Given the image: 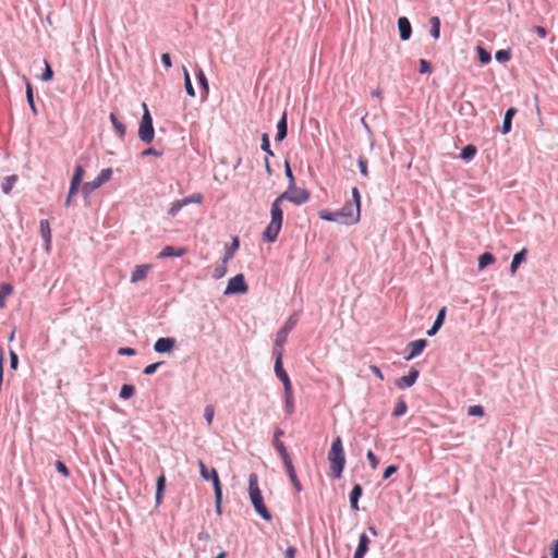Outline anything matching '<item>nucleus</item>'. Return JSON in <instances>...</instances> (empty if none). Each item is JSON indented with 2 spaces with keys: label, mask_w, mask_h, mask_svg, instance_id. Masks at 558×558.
Returning a JSON list of instances; mask_svg holds the SVG:
<instances>
[{
  "label": "nucleus",
  "mask_w": 558,
  "mask_h": 558,
  "mask_svg": "<svg viewBox=\"0 0 558 558\" xmlns=\"http://www.w3.org/2000/svg\"><path fill=\"white\" fill-rule=\"evenodd\" d=\"M283 201L276 197L270 207V222L263 232V240L267 243H275L283 223V209L281 207Z\"/></svg>",
  "instance_id": "obj_1"
},
{
  "label": "nucleus",
  "mask_w": 558,
  "mask_h": 558,
  "mask_svg": "<svg viewBox=\"0 0 558 558\" xmlns=\"http://www.w3.org/2000/svg\"><path fill=\"white\" fill-rule=\"evenodd\" d=\"M328 460L332 478H340L345 466V453L340 436L333 438L328 452Z\"/></svg>",
  "instance_id": "obj_2"
},
{
  "label": "nucleus",
  "mask_w": 558,
  "mask_h": 558,
  "mask_svg": "<svg viewBox=\"0 0 558 558\" xmlns=\"http://www.w3.org/2000/svg\"><path fill=\"white\" fill-rule=\"evenodd\" d=\"M143 109L144 112L138 124L137 136L143 143L150 144L155 138L153 117L145 102L143 104Z\"/></svg>",
  "instance_id": "obj_3"
},
{
  "label": "nucleus",
  "mask_w": 558,
  "mask_h": 558,
  "mask_svg": "<svg viewBox=\"0 0 558 558\" xmlns=\"http://www.w3.org/2000/svg\"><path fill=\"white\" fill-rule=\"evenodd\" d=\"M279 197L280 201H288L296 206H301L310 201L311 193L306 189L294 185V189L286 190Z\"/></svg>",
  "instance_id": "obj_4"
},
{
  "label": "nucleus",
  "mask_w": 558,
  "mask_h": 558,
  "mask_svg": "<svg viewBox=\"0 0 558 558\" xmlns=\"http://www.w3.org/2000/svg\"><path fill=\"white\" fill-rule=\"evenodd\" d=\"M248 291V286L243 274H238L229 279L223 291L225 295H241Z\"/></svg>",
  "instance_id": "obj_5"
},
{
  "label": "nucleus",
  "mask_w": 558,
  "mask_h": 558,
  "mask_svg": "<svg viewBox=\"0 0 558 558\" xmlns=\"http://www.w3.org/2000/svg\"><path fill=\"white\" fill-rule=\"evenodd\" d=\"M298 314L293 313L288 317L284 324L280 327V329L276 333L275 345L282 347L287 342L288 335L298 324Z\"/></svg>",
  "instance_id": "obj_6"
},
{
  "label": "nucleus",
  "mask_w": 558,
  "mask_h": 558,
  "mask_svg": "<svg viewBox=\"0 0 558 558\" xmlns=\"http://www.w3.org/2000/svg\"><path fill=\"white\" fill-rule=\"evenodd\" d=\"M343 225H354L360 220L361 210H357L354 203L345 202L339 209Z\"/></svg>",
  "instance_id": "obj_7"
},
{
  "label": "nucleus",
  "mask_w": 558,
  "mask_h": 558,
  "mask_svg": "<svg viewBox=\"0 0 558 558\" xmlns=\"http://www.w3.org/2000/svg\"><path fill=\"white\" fill-rule=\"evenodd\" d=\"M199 474L204 481H210L213 483L214 492L221 490L222 485L216 469L210 470L206 466L203 460H198Z\"/></svg>",
  "instance_id": "obj_8"
},
{
  "label": "nucleus",
  "mask_w": 558,
  "mask_h": 558,
  "mask_svg": "<svg viewBox=\"0 0 558 558\" xmlns=\"http://www.w3.org/2000/svg\"><path fill=\"white\" fill-rule=\"evenodd\" d=\"M274 355H275L274 369H275V374H276L277 378L282 383L283 388L291 387L292 385H291L290 377L283 368L282 352L280 350L275 349Z\"/></svg>",
  "instance_id": "obj_9"
},
{
  "label": "nucleus",
  "mask_w": 558,
  "mask_h": 558,
  "mask_svg": "<svg viewBox=\"0 0 558 558\" xmlns=\"http://www.w3.org/2000/svg\"><path fill=\"white\" fill-rule=\"evenodd\" d=\"M427 344V340L423 338L409 342L407 345V352L403 356L404 361L409 362L418 356L425 350Z\"/></svg>",
  "instance_id": "obj_10"
},
{
  "label": "nucleus",
  "mask_w": 558,
  "mask_h": 558,
  "mask_svg": "<svg viewBox=\"0 0 558 558\" xmlns=\"http://www.w3.org/2000/svg\"><path fill=\"white\" fill-rule=\"evenodd\" d=\"M248 497L252 506L264 500L258 486V476L256 473H251L248 475Z\"/></svg>",
  "instance_id": "obj_11"
},
{
  "label": "nucleus",
  "mask_w": 558,
  "mask_h": 558,
  "mask_svg": "<svg viewBox=\"0 0 558 558\" xmlns=\"http://www.w3.org/2000/svg\"><path fill=\"white\" fill-rule=\"evenodd\" d=\"M177 345L173 337H160L154 343V351L158 354L171 353Z\"/></svg>",
  "instance_id": "obj_12"
},
{
  "label": "nucleus",
  "mask_w": 558,
  "mask_h": 558,
  "mask_svg": "<svg viewBox=\"0 0 558 558\" xmlns=\"http://www.w3.org/2000/svg\"><path fill=\"white\" fill-rule=\"evenodd\" d=\"M420 376V371L415 367H411L409 373L396 380V386L400 390L412 387Z\"/></svg>",
  "instance_id": "obj_13"
},
{
  "label": "nucleus",
  "mask_w": 558,
  "mask_h": 558,
  "mask_svg": "<svg viewBox=\"0 0 558 558\" xmlns=\"http://www.w3.org/2000/svg\"><path fill=\"white\" fill-rule=\"evenodd\" d=\"M398 31L402 41H407L412 36V25L407 16H400L398 19Z\"/></svg>",
  "instance_id": "obj_14"
},
{
  "label": "nucleus",
  "mask_w": 558,
  "mask_h": 558,
  "mask_svg": "<svg viewBox=\"0 0 558 558\" xmlns=\"http://www.w3.org/2000/svg\"><path fill=\"white\" fill-rule=\"evenodd\" d=\"M446 314H447L446 306H442L441 308H439L432 327L429 329H427V331H426V335L428 337H434L439 331V329L442 327V325L445 323Z\"/></svg>",
  "instance_id": "obj_15"
},
{
  "label": "nucleus",
  "mask_w": 558,
  "mask_h": 558,
  "mask_svg": "<svg viewBox=\"0 0 558 558\" xmlns=\"http://www.w3.org/2000/svg\"><path fill=\"white\" fill-rule=\"evenodd\" d=\"M518 110L514 107H509L504 114L502 125L500 128V133L502 135H507L512 130V120L517 114Z\"/></svg>",
  "instance_id": "obj_16"
},
{
  "label": "nucleus",
  "mask_w": 558,
  "mask_h": 558,
  "mask_svg": "<svg viewBox=\"0 0 558 558\" xmlns=\"http://www.w3.org/2000/svg\"><path fill=\"white\" fill-rule=\"evenodd\" d=\"M187 248L184 246H165L160 253L158 254V258H167V257H182L186 254Z\"/></svg>",
  "instance_id": "obj_17"
},
{
  "label": "nucleus",
  "mask_w": 558,
  "mask_h": 558,
  "mask_svg": "<svg viewBox=\"0 0 558 558\" xmlns=\"http://www.w3.org/2000/svg\"><path fill=\"white\" fill-rule=\"evenodd\" d=\"M166 486H167V478H166V475L163 473H161L156 478L155 508H158L161 505L163 494L166 490Z\"/></svg>",
  "instance_id": "obj_18"
},
{
  "label": "nucleus",
  "mask_w": 558,
  "mask_h": 558,
  "mask_svg": "<svg viewBox=\"0 0 558 558\" xmlns=\"http://www.w3.org/2000/svg\"><path fill=\"white\" fill-rule=\"evenodd\" d=\"M277 134L275 136V141L277 143L282 142L288 135V114L287 111H283L281 118L277 123Z\"/></svg>",
  "instance_id": "obj_19"
},
{
  "label": "nucleus",
  "mask_w": 558,
  "mask_h": 558,
  "mask_svg": "<svg viewBox=\"0 0 558 558\" xmlns=\"http://www.w3.org/2000/svg\"><path fill=\"white\" fill-rule=\"evenodd\" d=\"M39 232L45 242V248L48 252L51 246V229H50V223L47 219L40 220Z\"/></svg>",
  "instance_id": "obj_20"
},
{
  "label": "nucleus",
  "mask_w": 558,
  "mask_h": 558,
  "mask_svg": "<svg viewBox=\"0 0 558 558\" xmlns=\"http://www.w3.org/2000/svg\"><path fill=\"white\" fill-rule=\"evenodd\" d=\"M24 81H25L26 101H27V104L29 106V109L32 110V113L34 116H38V109H37V106L35 104V99H34L33 85L31 84V82L28 81V78L26 76H24Z\"/></svg>",
  "instance_id": "obj_21"
},
{
  "label": "nucleus",
  "mask_w": 558,
  "mask_h": 558,
  "mask_svg": "<svg viewBox=\"0 0 558 558\" xmlns=\"http://www.w3.org/2000/svg\"><path fill=\"white\" fill-rule=\"evenodd\" d=\"M363 495V487L361 484H354L350 494H349V501L350 507L352 510H359V500Z\"/></svg>",
  "instance_id": "obj_22"
},
{
  "label": "nucleus",
  "mask_w": 558,
  "mask_h": 558,
  "mask_svg": "<svg viewBox=\"0 0 558 558\" xmlns=\"http://www.w3.org/2000/svg\"><path fill=\"white\" fill-rule=\"evenodd\" d=\"M526 256H527V248H525V247H523L522 250H520L519 252H517L513 255L512 260L510 263V272L512 275H514L517 272L518 268L520 267V265L526 260Z\"/></svg>",
  "instance_id": "obj_23"
},
{
  "label": "nucleus",
  "mask_w": 558,
  "mask_h": 558,
  "mask_svg": "<svg viewBox=\"0 0 558 558\" xmlns=\"http://www.w3.org/2000/svg\"><path fill=\"white\" fill-rule=\"evenodd\" d=\"M283 390H284V411L287 414L291 415L295 411L292 386L283 388Z\"/></svg>",
  "instance_id": "obj_24"
},
{
  "label": "nucleus",
  "mask_w": 558,
  "mask_h": 558,
  "mask_svg": "<svg viewBox=\"0 0 558 558\" xmlns=\"http://www.w3.org/2000/svg\"><path fill=\"white\" fill-rule=\"evenodd\" d=\"M150 268V265L143 264L137 265L131 274V282H138L144 280L147 276V272Z\"/></svg>",
  "instance_id": "obj_25"
},
{
  "label": "nucleus",
  "mask_w": 558,
  "mask_h": 558,
  "mask_svg": "<svg viewBox=\"0 0 558 558\" xmlns=\"http://www.w3.org/2000/svg\"><path fill=\"white\" fill-rule=\"evenodd\" d=\"M477 154V147L474 144H468L462 147L459 158L465 162H470Z\"/></svg>",
  "instance_id": "obj_26"
},
{
  "label": "nucleus",
  "mask_w": 558,
  "mask_h": 558,
  "mask_svg": "<svg viewBox=\"0 0 558 558\" xmlns=\"http://www.w3.org/2000/svg\"><path fill=\"white\" fill-rule=\"evenodd\" d=\"M240 247V240L238 236L232 238V242L226 246L225 254H223V263H228L230 259L233 258L235 252Z\"/></svg>",
  "instance_id": "obj_27"
},
{
  "label": "nucleus",
  "mask_w": 558,
  "mask_h": 558,
  "mask_svg": "<svg viewBox=\"0 0 558 558\" xmlns=\"http://www.w3.org/2000/svg\"><path fill=\"white\" fill-rule=\"evenodd\" d=\"M369 543V537L365 533H362L359 537V544L354 554L365 557L368 551Z\"/></svg>",
  "instance_id": "obj_28"
},
{
  "label": "nucleus",
  "mask_w": 558,
  "mask_h": 558,
  "mask_svg": "<svg viewBox=\"0 0 558 558\" xmlns=\"http://www.w3.org/2000/svg\"><path fill=\"white\" fill-rule=\"evenodd\" d=\"M496 262V257L490 252L482 253L477 258V267L478 270L485 269L487 266L494 264Z\"/></svg>",
  "instance_id": "obj_29"
},
{
  "label": "nucleus",
  "mask_w": 558,
  "mask_h": 558,
  "mask_svg": "<svg viewBox=\"0 0 558 558\" xmlns=\"http://www.w3.org/2000/svg\"><path fill=\"white\" fill-rule=\"evenodd\" d=\"M319 218L325 221L342 223V218L339 210L330 211L327 209L320 210L318 214Z\"/></svg>",
  "instance_id": "obj_30"
},
{
  "label": "nucleus",
  "mask_w": 558,
  "mask_h": 558,
  "mask_svg": "<svg viewBox=\"0 0 558 558\" xmlns=\"http://www.w3.org/2000/svg\"><path fill=\"white\" fill-rule=\"evenodd\" d=\"M110 122L120 138H123L126 134L125 125L118 119L116 113L111 112L109 116Z\"/></svg>",
  "instance_id": "obj_31"
},
{
  "label": "nucleus",
  "mask_w": 558,
  "mask_h": 558,
  "mask_svg": "<svg viewBox=\"0 0 558 558\" xmlns=\"http://www.w3.org/2000/svg\"><path fill=\"white\" fill-rule=\"evenodd\" d=\"M197 83L201 87L202 94L207 97L209 93V83L208 80L202 69H198L195 73Z\"/></svg>",
  "instance_id": "obj_32"
},
{
  "label": "nucleus",
  "mask_w": 558,
  "mask_h": 558,
  "mask_svg": "<svg viewBox=\"0 0 558 558\" xmlns=\"http://www.w3.org/2000/svg\"><path fill=\"white\" fill-rule=\"evenodd\" d=\"M253 508L256 511V513L258 515H260V518H263L265 521H268V522L271 521L272 514L266 507L264 500L253 505Z\"/></svg>",
  "instance_id": "obj_33"
},
{
  "label": "nucleus",
  "mask_w": 558,
  "mask_h": 558,
  "mask_svg": "<svg viewBox=\"0 0 558 558\" xmlns=\"http://www.w3.org/2000/svg\"><path fill=\"white\" fill-rule=\"evenodd\" d=\"M17 180L19 177L16 174L7 175L1 183L2 192L4 194H10Z\"/></svg>",
  "instance_id": "obj_34"
},
{
  "label": "nucleus",
  "mask_w": 558,
  "mask_h": 558,
  "mask_svg": "<svg viewBox=\"0 0 558 558\" xmlns=\"http://www.w3.org/2000/svg\"><path fill=\"white\" fill-rule=\"evenodd\" d=\"M102 184L95 178L93 181L83 183L82 193L84 197H88L94 191L99 189Z\"/></svg>",
  "instance_id": "obj_35"
},
{
  "label": "nucleus",
  "mask_w": 558,
  "mask_h": 558,
  "mask_svg": "<svg viewBox=\"0 0 558 558\" xmlns=\"http://www.w3.org/2000/svg\"><path fill=\"white\" fill-rule=\"evenodd\" d=\"M260 149L266 154V157H274L275 154L270 147V138L268 133L260 135Z\"/></svg>",
  "instance_id": "obj_36"
},
{
  "label": "nucleus",
  "mask_w": 558,
  "mask_h": 558,
  "mask_svg": "<svg viewBox=\"0 0 558 558\" xmlns=\"http://www.w3.org/2000/svg\"><path fill=\"white\" fill-rule=\"evenodd\" d=\"M430 29L429 34L434 39H438L440 37V19L438 16H432L429 20Z\"/></svg>",
  "instance_id": "obj_37"
},
{
  "label": "nucleus",
  "mask_w": 558,
  "mask_h": 558,
  "mask_svg": "<svg viewBox=\"0 0 558 558\" xmlns=\"http://www.w3.org/2000/svg\"><path fill=\"white\" fill-rule=\"evenodd\" d=\"M13 292V287L10 283L0 284V308L5 306V299Z\"/></svg>",
  "instance_id": "obj_38"
},
{
  "label": "nucleus",
  "mask_w": 558,
  "mask_h": 558,
  "mask_svg": "<svg viewBox=\"0 0 558 558\" xmlns=\"http://www.w3.org/2000/svg\"><path fill=\"white\" fill-rule=\"evenodd\" d=\"M184 76V89L190 97H195V89L192 84L190 73L185 66L182 68Z\"/></svg>",
  "instance_id": "obj_39"
},
{
  "label": "nucleus",
  "mask_w": 558,
  "mask_h": 558,
  "mask_svg": "<svg viewBox=\"0 0 558 558\" xmlns=\"http://www.w3.org/2000/svg\"><path fill=\"white\" fill-rule=\"evenodd\" d=\"M135 393V386L131 384H123L120 388L119 397L123 400L131 399Z\"/></svg>",
  "instance_id": "obj_40"
},
{
  "label": "nucleus",
  "mask_w": 558,
  "mask_h": 558,
  "mask_svg": "<svg viewBox=\"0 0 558 558\" xmlns=\"http://www.w3.org/2000/svg\"><path fill=\"white\" fill-rule=\"evenodd\" d=\"M407 411H408L407 402L404 401L403 398H399V400L396 403V407L392 411V416L400 417V416L404 415L407 413Z\"/></svg>",
  "instance_id": "obj_41"
},
{
  "label": "nucleus",
  "mask_w": 558,
  "mask_h": 558,
  "mask_svg": "<svg viewBox=\"0 0 558 558\" xmlns=\"http://www.w3.org/2000/svg\"><path fill=\"white\" fill-rule=\"evenodd\" d=\"M284 174L289 181V184H288V189L287 190H292L294 189V185H295V177L293 174V171L291 169V166H290V162L288 160L284 161Z\"/></svg>",
  "instance_id": "obj_42"
},
{
  "label": "nucleus",
  "mask_w": 558,
  "mask_h": 558,
  "mask_svg": "<svg viewBox=\"0 0 558 558\" xmlns=\"http://www.w3.org/2000/svg\"><path fill=\"white\" fill-rule=\"evenodd\" d=\"M44 64H45V68L40 75V80L43 82H49L53 78L54 72H53L50 63L47 60H44Z\"/></svg>",
  "instance_id": "obj_43"
},
{
  "label": "nucleus",
  "mask_w": 558,
  "mask_h": 558,
  "mask_svg": "<svg viewBox=\"0 0 558 558\" xmlns=\"http://www.w3.org/2000/svg\"><path fill=\"white\" fill-rule=\"evenodd\" d=\"M476 51H477V58H478V61L482 63V64H487L490 62L492 60V56H490V52L487 51L485 48H483L482 46H478L476 48Z\"/></svg>",
  "instance_id": "obj_44"
},
{
  "label": "nucleus",
  "mask_w": 558,
  "mask_h": 558,
  "mask_svg": "<svg viewBox=\"0 0 558 558\" xmlns=\"http://www.w3.org/2000/svg\"><path fill=\"white\" fill-rule=\"evenodd\" d=\"M227 264L228 263H223V260H222L220 265H217L213 270L211 277L216 280L225 277L227 274V270H228Z\"/></svg>",
  "instance_id": "obj_45"
},
{
  "label": "nucleus",
  "mask_w": 558,
  "mask_h": 558,
  "mask_svg": "<svg viewBox=\"0 0 558 558\" xmlns=\"http://www.w3.org/2000/svg\"><path fill=\"white\" fill-rule=\"evenodd\" d=\"M183 207H185L183 199H177L171 203V206L168 209V215L170 217H175Z\"/></svg>",
  "instance_id": "obj_46"
},
{
  "label": "nucleus",
  "mask_w": 558,
  "mask_h": 558,
  "mask_svg": "<svg viewBox=\"0 0 558 558\" xmlns=\"http://www.w3.org/2000/svg\"><path fill=\"white\" fill-rule=\"evenodd\" d=\"M112 174L113 170L111 168H105L98 173L96 179L104 185L105 183L111 180Z\"/></svg>",
  "instance_id": "obj_47"
},
{
  "label": "nucleus",
  "mask_w": 558,
  "mask_h": 558,
  "mask_svg": "<svg viewBox=\"0 0 558 558\" xmlns=\"http://www.w3.org/2000/svg\"><path fill=\"white\" fill-rule=\"evenodd\" d=\"M511 58V52L509 49H499L495 53V60L500 63H505L509 61Z\"/></svg>",
  "instance_id": "obj_48"
},
{
  "label": "nucleus",
  "mask_w": 558,
  "mask_h": 558,
  "mask_svg": "<svg viewBox=\"0 0 558 558\" xmlns=\"http://www.w3.org/2000/svg\"><path fill=\"white\" fill-rule=\"evenodd\" d=\"M357 166L360 169V173L364 178H368V161H367L366 157H364L363 155L359 156Z\"/></svg>",
  "instance_id": "obj_49"
},
{
  "label": "nucleus",
  "mask_w": 558,
  "mask_h": 558,
  "mask_svg": "<svg viewBox=\"0 0 558 558\" xmlns=\"http://www.w3.org/2000/svg\"><path fill=\"white\" fill-rule=\"evenodd\" d=\"M433 71L432 63L426 59H418V73L430 74Z\"/></svg>",
  "instance_id": "obj_50"
},
{
  "label": "nucleus",
  "mask_w": 558,
  "mask_h": 558,
  "mask_svg": "<svg viewBox=\"0 0 558 558\" xmlns=\"http://www.w3.org/2000/svg\"><path fill=\"white\" fill-rule=\"evenodd\" d=\"M84 174H85L84 167L81 166V165H76L75 168H74V173L72 175L71 181L75 182V183L82 184Z\"/></svg>",
  "instance_id": "obj_51"
},
{
  "label": "nucleus",
  "mask_w": 558,
  "mask_h": 558,
  "mask_svg": "<svg viewBox=\"0 0 558 558\" xmlns=\"http://www.w3.org/2000/svg\"><path fill=\"white\" fill-rule=\"evenodd\" d=\"M460 112L470 114L472 117L476 114L475 107L471 101H463L460 106Z\"/></svg>",
  "instance_id": "obj_52"
},
{
  "label": "nucleus",
  "mask_w": 558,
  "mask_h": 558,
  "mask_svg": "<svg viewBox=\"0 0 558 558\" xmlns=\"http://www.w3.org/2000/svg\"><path fill=\"white\" fill-rule=\"evenodd\" d=\"M185 206L190 204H201L203 202V195L201 193H193L184 198H182Z\"/></svg>",
  "instance_id": "obj_53"
},
{
  "label": "nucleus",
  "mask_w": 558,
  "mask_h": 558,
  "mask_svg": "<svg viewBox=\"0 0 558 558\" xmlns=\"http://www.w3.org/2000/svg\"><path fill=\"white\" fill-rule=\"evenodd\" d=\"M163 364H165L163 361H159V362H155V363L148 364L147 366L144 367L143 374L147 375V376L154 375L157 372V369L161 365H163Z\"/></svg>",
  "instance_id": "obj_54"
},
{
  "label": "nucleus",
  "mask_w": 558,
  "mask_h": 558,
  "mask_svg": "<svg viewBox=\"0 0 558 558\" xmlns=\"http://www.w3.org/2000/svg\"><path fill=\"white\" fill-rule=\"evenodd\" d=\"M485 410L483 405L475 404L468 408V415L470 416H484Z\"/></svg>",
  "instance_id": "obj_55"
},
{
  "label": "nucleus",
  "mask_w": 558,
  "mask_h": 558,
  "mask_svg": "<svg viewBox=\"0 0 558 558\" xmlns=\"http://www.w3.org/2000/svg\"><path fill=\"white\" fill-rule=\"evenodd\" d=\"M54 468H56L57 472L60 473L61 475H63L64 477L70 476V470L63 461L57 460L54 462Z\"/></svg>",
  "instance_id": "obj_56"
},
{
  "label": "nucleus",
  "mask_w": 558,
  "mask_h": 558,
  "mask_svg": "<svg viewBox=\"0 0 558 558\" xmlns=\"http://www.w3.org/2000/svg\"><path fill=\"white\" fill-rule=\"evenodd\" d=\"M288 476L293 485V487L298 490V492H301L303 489V486L301 484V482L299 481L298 478V475H296V472H295V469L288 472Z\"/></svg>",
  "instance_id": "obj_57"
},
{
  "label": "nucleus",
  "mask_w": 558,
  "mask_h": 558,
  "mask_svg": "<svg viewBox=\"0 0 558 558\" xmlns=\"http://www.w3.org/2000/svg\"><path fill=\"white\" fill-rule=\"evenodd\" d=\"M214 496H215L216 512H217V514L220 515L222 513V507H221V504H222V489L214 492Z\"/></svg>",
  "instance_id": "obj_58"
},
{
  "label": "nucleus",
  "mask_w": 558,
  "mask_h": 558,
  "mask_svg": "<svg viewBox=\"0 0 558 558\" xmlns=\"http://www.w3.org/2000/svg\"><path fill=\"white\" fill-rule=\"evenodd\" d=\"M366 458L369 462L371 469L376 470L379 464L378 457L372 450H368L366 453Z\"/></svg>",
  "instance_id": "obj_59"
},
{
  "label": "nucleus",
  "mask_w": 558,
  "mask_h": 558,
  "mask_svg": "<svg viewBox=\"0 0 558 558\" xmlns=\"http://www.w3.org/2000/svg\"><path fill=\"white\" fill-rule=\"evenodd\" d=\"M215 415L213 405H206L204 409V417L208 425H211Z\"/></svg>",
  "instance_id": "obj_60"
},
{
  "label": "nucleus",
  "mask_w": 558,
  "mask_h": 558,
  "mask_svg": "<svg viewBox=\"0 0 558 558\" xmlns=\"http://www.w3.org/2000/svg\"><path fill=\"white\" fill-rule=\"evenodd\" d=\"M272 446L280 457L289 453L287 447L281 440H272Z\"/></svg>",
  "instance_id": "obj_61"
},
{
  "label": "nucleus",
  "mask_w": 558,
  "mask_h": 558,
  "mask_svg": "<svg viewBox=\"0 0 558 558\" xmlns=\"http://www.w3.org/2000/svg\"><path fill=\"white\" fill-rule=\"evenodd\" d=\"M398 472V465L396 464H389L385 470H384V473H383V480H388L390 478L393 474H396Z\"/></svg>",
  "instance_id": "obj_62"
},
{
  "label": "nucleus",
  "mask_w": 558,
  "mask_h": 558,
  "mask_svg": "<svg viewBox=\"0 0 558 558\" xmlns=\"http://www.w3.org/2000/svg\"><path fill=\"white\" fill-rule=\"evenodd\" d=\"M352 199L349 201L350 203H354L357 210H361V194L357 187L352 189Z\"/></svg>",
  "instance_id": "obj_63"
},
{
  "label": "nucleus",
  "mask_w": 558,
  "mask_h": 558,
  "mask_svg": "<svg viewBox=\"0 0 558 558\" xmlns=\"http://www.w3.org/2000/svg\"><path fill=\"white\" fill-rule=\"evenodd\" d=\"M136 354V350L131 347H121L118 349V355L121 356H133Z\"/></svg>",
  "instance_id": "obj_64"
}]
</instances>
